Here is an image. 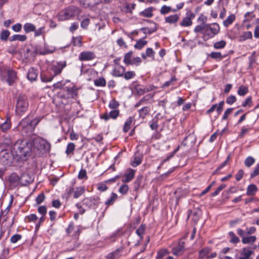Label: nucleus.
Segmentation results:
<instances>
[{"instance_id":"nucleus-1","label":"nucleus","mask_w":259,"mask_h":259,"mask_svg":"<svg viewBox=\"0 0 259 259\" xmlns=\"http://www.w3.org/2000/svg\"><path fill=\"white\" fill-rule=\"evenodd\" d=\"M13 152L18 159L26 160L33 156L32 143L27 140H18L13 147Z\"/></svg>"},{"instance_id":"nucleus-2","label":"nucleus","mask_w":259,"mask_h":259,"mask_svg":"<svg viewBox=\"0 0 259 259\" xmlns=\"http://www.w3.org/2000/svg\"><path fill=\"white\" fill-rule=\"evenodd\" d=\"M66 61H60L57 62L56 64L49 66L46 72L41 73V81L45 82L52 81L55 76L62 72V69L66 66Z\"/></svg>"},{"instance_id":"nucleus-3","label":"nucleus","mask_w":259,"mask_h":259,"mask_svg":"<svg viewBox=\"0 0 259 259\" xmlns=\"http://www.w3.org/2000/svg\"><path fill=\"white\" fill-rule=\"evenodd\" d=\"M33 157L42 156L44 154L49 152L51 145L43 139L35 138L32 142Z\"/></svg>"},{"instance_id":"nucleus-4","label":"nucleus","mask_w":259,"mask_h":259,"mask_svg":"<svg viewBox=\"0 0 259 259\" xmlns=\"http://www.w3.org/2000/svg\"><path fill=\"white\" fill-rule=\"evenodd\" d=\"M41 117L31 119L29 117L23 119L19 123L18 127L21 130H34L36 126L42 119Z\"/></svg>"},{"instance_id":"nucleus-5","label":"nucleus","mask_w":259,"mask_h":259,"mask_svg":"<svg viewBox=\"0 0 259 259\" xmlns=\"http://www.w3.org/2000/svg\"><path fill=\"white\" fill-rule=\"evenodd\" d=\"M29 106L27 97L24 95H20L18 98L16 106V111L19 115H21L28 109Z\"/></svg>"},{"instance_id":"nucleus-6","label":"nucleus","mask_w":259,"mask_h":259,"mask_svg":"<svg viewBox=\"0 0 259 259\" xmlns=\"http://www.w3.org/2000/svg\"><path fill=\"white\" fill-rule=\"evenodd\" d=\"M15 156V153L13 152V149L10 151L7 150L0 152V163L4 165H10Z\"/></svg>"},{"instance_id":"nucleus-7","label":"nucleus","mask_w":259,"mask_h":259,"mask_svg":"<svg viewBox=\"0 0 259 259\" xmlns=\"http://www.w3.org/2000/svg\"><path fill=\"white\" fill-rule=\"evenodd\" d=\"M76 10L79 12L80 10L79 9H76L74 7L69 8L60 12L58 14V19L60 21H64L69 20L72 18L74 15V10Z\"/></svg>"},{"instance_id":"nucleus-8","label":"nucleus","mask_w":259,"mask_h":259,"mask_svg":"<svg viewBox=\"0 0 259 259\" xmlns=\"http://www.w3.org/2000/svg\"><path fill=\"white\" fill-rule=\"evenodd\" d=\"M206 29L207 31L206 30L204 34V40L212 38L217 34L220 31V26L217 23L213 24L212 26L208 24V27L206 28Z\"/></svg>"},{"instance_id":"nucleus-9","label":"nucleus","mask_w":259,"mask_h":259,"mask_svg":"<svg viewBox=\"0 0 259 259\" xmlns=\"http://www.w3.org/2000/svg\"><path fill=\"white\" fill-rule=\"evenodd\" d=\"M195 17V15L191 11H189L186 13V16L184 17L182 21L180 23V25L182 27H189L192 24V20Z\"/></svg>"},{"instance_id":"nucleus-10","label":"nucleus","mask_w":259,"mask_h":259,"mask_svg":"<svg viewBox=\"0 0 259 259\" xmlns=\"http://www.w3.org/2000/svg\"><path fill=\"white\" fill-rule=\"evenodd\" d=\"M77 2L85 8L95 7L101 3V0H77Z\"/></svg>"},{"instance_id":"nucleus-11","label":"nucleus","mask_w":259,"mask_h":259,"mask_svg":"<svg viewBox=\"0 0 259 259\" xmlns=\"http://www.w3.org/2000/svg\"><path fill=\"white\" fill-rule=\"evenodd\" d=\"M96 57L94 52L91 51H84L80 53L78 59L81 61H90Z\"/></svg>"},{"instance_id":"nucleus-12","label":"nucleus","mask_w":259,"mask_h":259,"mask_svg":"<svg viewBox=\"0 0 259 259\" xmlns=\"http://www.w3.org/2000/svg\"><path fill=\"white\" fill-rule=\"evenodd\" d=\"M144 21L149 23H152L154 25L152 28L145 27L140 28V30L142 31L145 34H151L157 30V24L156 23L150 20H144Z\"/></svg>"},{"instance_id":"nucleus-13","label":"nucleus","mask_w":259,"mask_h":259,"mask_svg":"<svg viewBox=\"0 0 259 259\" xmlns=\"http://www.w3.org/2000/svg\"><path fill=\"white\" fill-rule=\"evenodd\" d=\"M17 77L16 72L13 70L9 69L7 71V78L6 82L9 85H12Z\"/></svg>"},{"instance_id":"nucleus-14","label":"nucleus","mask_w":259,"mask_h":259,"mask_svg":"<svg viewBox=\"0 0 259 259\" xmlns=\"http://www.w3.org/2000/svg\"><path fill=\"white\" fill-rule=\"evenodd\" d=\"M51 53H53V51H46L45 52H41L39 51L37 49H36L34 51H31V49L29 48H27L26 50V53L27 57H34L37 54L40 55H45Z\"/></svg>"},{"instance_id":"nucleus-15","label":"nucleus","mask_w":259,"mask_h":259,"mask_svg":"<svg viewBox=\"0 0 259 259\" xmlns=\"http://www.w3.org/2000/svg\"><path fill=\"white\" fill-rule=\"evenodd\" d=\"M38 72L36 69L31 67L29 69L27 73V78L31 82L36 80Z\"/></svg>"},{"instance_id":"nucleus-16","label":"nucleus","mask_w":259,"mask_h":259,"mask_svg":"<svg viewBox=\"0 0 259 259\" xmlns=\"http://www.w3.org/2000/svg\"><path fill=\"white\" fill-rule=\"evenodd\" d=\"M33 181V179L28 174H23L19 179V182L24 186H26Z\"/></svg>"},{"instance_id":"nucleus-17","label":"nucleus","mask_w":259,"mask_h":259,"mask_svg":"<svg viewBox=\"0 0 259 259\" xmlns=\"http://www.w3.org/2000/svg\"><path fill=\"white\" fill-rule=\"evenodd\" d=\"M184 242H180L179 244L173 248L172 253L177 256L181 255L184 251Z\"/></svg>"},{"instance_id":"nucleus-18","label":"nucleus","mask_w":259,"mask_h":259,"mask_svg":"<svg viewBox=\"0 0 259 259\" xmlns=\"http://www.w3.org/2000/svg\"><path fill=\"white\" fill-rule=\"evenodd\" d=\"M208 27V24L202 23L201 25H197L194 28V31L195 33L200 32L203 34V38L204 39V34H205L206 28Z\"/></svg>"},{"instance_id":"nucleus-19","label":"nucleus","mask_w":259,"mask_h":259,"mask_svg":"<svg viewBox=\"0 0 259 259\" xmlns=\"http://www.w3.org/2000/svg\"><path fill=\"white\" fill-rule=\"evenodd\" d=\"M153 10L154 8L153 7H149L144 11L140 12L139 15L146 18H151L153 16Z\"/></svg>"},{"instance_id":"nucleus-20","label":"nucleus","mask_w":259,"mask_h":259,"mask_svg":"<svg viewBox=\"0 0 259 259\" xmlns=\"http://www.w3.org/2000/svg\"><path fill=\"white\" fill-rule=\"evenodd\" d=\"M208 56L211 59L215 60L221 61L223 58L226 57L227 55H222L221 52H212L208 55Z\"/></svg>"},{"instance_id":"nucleus-21","label":"nucleus","mask_w":259,"mask_h":259,"mask_svg":"<svg viewBox=\"0 0 259 259\" xmlns=\"http://www.w3.org/2000/svg\"><path fill=\"white\" fill-rule=\"evenodd\" d=\"M96 200L93 198H86L82 201L83 205L88 207V208H92L96 205Z\"/></svg>"},{"instance_id":"nucleus-22","label":"nucleus","mask_w":259,"mask_h":259,"mask_svg":"<svg viewBox=\"0 0 259 259\" xmlns=\"http://www.w3.org/2000/svg\"><path fill=\"white\" fill-rule=\"evenodd\" d=\"M180 17L178 15L174 14L170 15L165 18V22L169 24L176 23L179 20Z\"/></svg>"},{"instance_id":"nucleus-23","label":"nucleus","mask_w":259,"mask_h":259,"mask_svg":"<svg viewBox=\"0 0 259 259\" xmlns=\"http://www.w3.org/2000/svg\"><path fill=\"white\" fill-rule=\"evenodd\" d=\"M122 248H118L114 251L109 253L107 256V259H118L120 256V252Z\"/></svg>"},{"instance_id":"nucleus-24","label":"nucleus","mask_w":259,"mask_h":259,"mask_svg":"<svg viewBox=\"0 0 259 259\" xmlns=\"http://www.w3.org/2000/svg\"><path fill=\"white\" fill-rule=\"evenodd\" d=\"M125 72V68L122 66H119V68H115L112 73V75L116 77H121L123 75Z\"/></svg>"},{"instance_id":"nucleus-25","label":"nucleus","mask_w":259,"mask_h":259,"mask_svg":"<svg viewBox=\"0 0 259 259\" xmlns=\"http://www.w3.org/2000/svg\"><path fill=\"white\" fill-rule=\"evenodd\" d=\"M150 112V108L148 106H146L142 108L139 110V117L144 119Z\"/></svg>"},{"instance_id":"nucleus-26","label":"nucleus","mask_w":259,"mask_h":259,"mask_svg":"<svg viewBox=\"0 0 259 259\" xmlns=\"http://www.w3.org/2000/svg\"><path fill=\"white\" fill-rule=\"evenodd\" d=\"M257 188L254 184L249 185L247 188L246 195L248 196H253L257 192Z\"/></svg>"},{"instance_id":"nucleus-27","label":"nucleus","mask_w":259,"mask_h":259,"mask_svg":"<svg viewBox=\"0 0 259 259\" xmlns=\"http://www.w3.org/2000/svg\"><path fill=\"white\" fill-rule=\"evenodd\" d=\"M27 36L25 35L15 34L9 38L10 41L19 40L20 41H24L26 40Z\"/></svg>"},{"instance_id":"nucleus-28","label":"nucleus","mask_w":259,"mask_h":259,"mask_svg":"<svg viewBox=\"0 0 259 259\" xmlns=\"http://www.w3.org/2000/svg\"><path fill=\"white\" fill-rule=\"evenodd\" d=\"M256 238L255 236H245L242 239L243 244L253 243L256 241Z\"/></svg>"},{"instance_id":"nucleus-29","label":"nucleus","mask_w":259,"mask_h":259,"mask_svg":"<svg viewBox=\"0 0 259 259\" xmlns=\"http://www.w3.org/2000/svg\"><path fill=\"white\" fill-rule=\"evenodd\" d=\"M135 120L134 117H129L124 123L123 130H129L131 125L135 123Z\"/></svg>"},{"instance_id":"nucleus-30","label":"nucleus","mask_w":259,"mask_h":259,"mask_svg":"<svg viewBox=\"0 0 259 259\" xmlns=\"http://www.w3.org/2000/svg\"><path fill=\"white\" fill-rule=\"evenodd\" d=\"M253 253V251L248 249V248H244L242 249V254L243 255V257H241L238 259H249L250 256Z\"/></svg>"},{"instance_id":"nucleus-31","label":"nucleus","mask_w":259,"mask_h":259,"mask_svg":"<svg viewBox=\"0 0 259 259\" xmlns=\"http://www.w3.org/2000/svg\"><path fill=\"white\" fill-rule=\"evenodd\" d=\"M235 15L234 14H231L229 15L227 18L224 21L223 24L224 25L227 27L229 25H231L235 20Z\"/></svg>"},{"instance_id":"nucleus-32","label":"nucleus","mask_w":259,"mask_h":259,"mask_svg":"<svg viewBox=\"0 0 259 259\" xmlns=\"http://www.w3.org/2000/svg\"><path fill=\"white\" fill-rule=\"evenodd\" d=\"M94 84L97 87H105L106 84V81L105 79L101 77L98 79L94 80Z\"/></svg>"},{"instance_id":"nucleus-33","label":"nucleus","mask_w":259,"mask_h":259,"mask_svg":"<svg viewBox=\"0 0 259 259\" xmlns=\"http://www.w3.org/2000/svg\"><path fill=\"white\" fill-rule=\"evenodd\" d=\"M143 176L139 175L134 183V188L135 191H138L142 184Z\"/></svg>"},{"instance_id":"nucleus-34","label":"nucleus","mask_w":259,"mask_h":259,"mask_svg":"<svg viewBox=\"0 0 259 259\" xmlns=\"http://www.w3.org/2000/svg\"><path fill=\"white\" fill-rule=\"evenodd\" d=\"M24 30L26 33L34 31L35 30V26L31 23H27L24 24Z\"/></svg>"},{"instance_id":"nucleus-35","label":"nucleus","mask_w":259,"mask_h":259,"mask_svg":"<svg viewBox=\"0 0 259 259\" xmlns=\"http://www.w3.org/2000/svg\"><path fill=\"white\" fill-rule=\"evenodd\" d=\"M160 115V114L159 113L157 114V115L153 118V119L150 122V126L152 130L156 129L158 127V116Z\"/></svg>"},{"instance_id":"nucleus-36","label":"nucleus","mask_w":259,"mask_h":259,"mask_svg":"<svg viewBox=\"0 0 259 259\" xmlns=\"http://www.w3.org/2000/svg\"><path fill=\"white\" fill-rule=\"evenodd\" d=\"M210 251V248L209 247H206L204 249H201L199 252V256L201 258L206 257L208 256V254Z\"/></svg>"},{"instance_id":"nucleus-37","label":"nucleus","mask_w":259,"mask_h":259,"mask_svg":"<svg viewBox=\"0 0 259 259\" xmlns=\"http://www.w3.org/2000/svg\"><path fill=\"white\" fill-rule=\"evenodd\" d=\"M135 170L128 168L125 172L124 175V177H126L128 180L132 181L133 179L134 178L135 174Z\"/></svg>"},{"instance_id":"nucleus-38","label":"nucleus","mask_w":259,"mask_h":259,"mask_svg":"<svg viewBox=\"0 0 259 259\" xmlns=\"http://www.w3.org/2000/svg\"><path fill=\"white\" fill-rule=\"evenodd\" d=\"M248 92V89L244 85H240L237 91V94L240 96H245Z\"/></svg>"},{"instance_id":"nucleus-39","label":"nucleus","mask_w":259,"mask_h":259,"mask_svg":"<svg viewBox=\"0 0 259 259\" xmlns=\"http://www.w3.org/2000/svg\"><path fill=\"white\" fill-rule=\"evenodd\" d=\"M10 34V32L8 30H3L0 34V39L2 41H7Z\"/></svg>"},{"instance_id":"nucleus-40","label":"nucleus","mask_w":259,"mask_h":259,"mask_svg":"<svg viewBox=\"0 0 259 259\" xmlns=\"http://www.w3.org/2000/svg\"><path fill=\"white\" fill-rule=\"evenodd\" d=\"M72 42L74 46H82V37L81 36L73 37Z\"/></svg>"},{"instance_id":"nucleus-41","label":"nucleus","mask_w":259,"mask_h":259,"mask_svg":"<svg viewBox=\"0 0 259 259\" xmlns=\"http://www.w3.org/2000/svg\"><path fill=\"white\" fill-rule=\"evenodd\" d=\"M226 41L223 40L215 42L213 44V48L215 49H222L226 46Z\"/></svg>"},{"instance_id":"nucleus-42","label":"nucleus","mask_w":259,"mask_h":259,"mask_svg":"<svg viewBox=\"0 0 259 259\" xmlns=\"http://www.w3.org/2000/svg\"><path fill=\"white\" fill-rule=\"evenodd\" d=\"M147 41L146 40H143L142 39H140L138 40L136 44L135 45L134 47L135 48L141 50L142 49L145 45L147 44Z\"/></svg>"},{"instance_id":"nucleus-43","label":"nucleus","mask_w":259,"mask_h":259,"mask_svg":"<svg viewBox=\"0 0 259 259\" xmlns=\"http://www.w3.org/2000/svg\"><path fill=\"white\" fill-rule=\"evenodd\" d=\"M117 197H118L116 194L112 193L111 197L105 202V204L108 206L112 205Z\"/></svg>"},{"instance_id":"nucleus-44","label":"nucleus","mask_w":259,"mask_h":259,"mask_svg":"<svg viewBox=\"0 0 259 259\" xmlns=\"http://www.w3.org/2000/svg\"><path fill=\"white\" fill-rule=\"evenodd\" d=\"M132 52H129L125 54L123 59L124 63L127 65H131L132 60H131Z\"/></svg>"},{"instance_id":"nucleus-45","label":"nucleus","mask_w":259,"mask_h":259,"mask_svg":"<svg viewBox=\"0 0 259 259\" xmlns=\"http://www.w3.org/2000/svg\"><path fill=\"white\" fill-rule=\"evenodd\" d=\"M255 162V159L251 156L247 157L244 160V164L247 167H250Z\"/></svg>"},{"instance_id":"nucleus-46","label":"nucleus","mask_w":259,"mask_h":259,"mask_svg":"<svg viewBox=\"0 0 259 259\" xmlns=\"http://www.w3.org/2000/svg\"><path fill=\"white\" fill-rule=\"evenodd\" d=\"M230 158V155H228L226 159V160L221 163L218 168L213 172V175H215L218 174V171L221 170L222 168H223L225 165H226L228 162Z\"/></svg>"},{"instance_id":"nucleus-47","label":"nucleus","mask_w":259,"mask_h":259,"mask_svg":"<svg viewBox=\"0 0 259 259\" xmlns=\"http://www.w3.org/2000/svg\"><path fill=\"white\" fill-rule=\"evenodd\" d=\"M229 235L231 237L230 242L231 243H237L240 241L239 238L236 236V235L233 232H230Z\"/></svg>"},{"instance_id":"nucleus-48","label":"nucleus","mask_w":259,"mask_h":259,"mask_svg":"<svg viewBox=\"0 0 259 259\" xmlns=\"http://www.w3.org/2000/svg\"><path fill=\"white\" fill-rule=\"evenodd\" d=\"M135 90L137 93V94L139 96H141L144 95L146 91V88L145 87H143L140 85H137L135 87Z\"/></svg>"},{"instance_id":"nucleus-49","label":"nucleus","mask_w":259,"mask_h":259,"mask_svg":"<svg viewBox=\"0 0 259 259\" xmlns=\"http://www.w3.org/2000/svg\"><path fill=\"white\" fill-rule=\"evenodd\" d=\"M252 37V33L250 31L244 32L240 37V41H244L247 39H250Z\"/></svg>"},{"instance_id":"nucleus-50","label":"nucleus","mask_w":259,"mask_h":259,"mask_svg":"<svg viewBox=\"0 0 259 259\" xmlns=\"http://www.w3.org/2000/svg\"><path fill=\"white\" fill-rule=\"evenodd\" d=\"M84 191V189L83 188L81 187L77 188L75 191H74L73 197L75 198L79 197L83 194Z\"/></svg>"},{"instance_id":"nucleus-51","label":"nucleus","mask_w":259,"mask_h":259,"mask_svg":"<svg viewBox=\"0 0 259 259\" xmlns=\"http://www.w3.org/2000/svg\"><path fill=\"white\" fill-rule=\"evenodd\" d=\"M123 77L125 79L129 80L136 76V73L133 71H128L126 72H124Z\"/></svg>"},{"instance_id":"nucleus-52","label":"nucleus","mask_w":259,"mask_h":259,"mask_svg":"<svg viewBox=\"0 0 259 259\" xmlns=\"http://www.w3.org/2000/svg\"><path fill=\"white\" fill-rule=\"evenodd\" d=\"M168 253V251L166 249H162L158 252L156 256L157 259H161L163 256H165Z\"/></svg>"},{"instance_id":"nucleus-53","label":"nucleus","mask_w":259,"mask_h":259,"mask_svg":"<svg viewBox=\"0 0 259 259\" xmlns=\"http://www.w3.org/2000/svg\"><path fill=\"white\" fill-rule=\"evenodd\" d=\"M142 162V159L140 157L135 156L134 160L131 162V164L133 167H136Z\"/></svg>"},{"instance_id":"nucleus-54","label":"nucleus","mask_w":259,"mask_h":259,"mask_svg":"<svg viewBox=\"0 0 259 259\" xmlns=\"http://www.w3.org/2000/svg\"><path fill=\"white\" fill-rule=\"evenodd\" d=\"M145 230V226L144 225H141L137 229L136 233L142 238V235L144 234Z\"/></svg>"},{"instance_id":"nucleus-55","label":"nucleus","mask_w":259,"mask_h":259,"mask_svg":"<svg viewBox=\"0 0 259 259\" xmlns=\"http://www.w3.org/2000/svg\"><path fill=\"white\" fill-rule=\"evenodd\" d=\"M11 127L10 120L7 119L5 122L0 125V130H9Z\"/></svg>"},{"instance_id":"nucleus-56","label":"nucleus","mask_w":259,"mask_h":259,"mask_svg":"<svg viewBox=\"0 0 259 259\" xmlns=\"http://www.w3.org/2000/svg\"><path fill=\"white\" fill-rule=\"evenodd\" d=\"M171 10V8L170 7L166 6L165 5L163 6L160 11L161 14L165 15L166 14L168 13Z\"/></svg>"},{"instance_id":"nucleus-57","label":"nucleus","mask_w":259,"mask_h":259,"mask_svg":"<svg viewBox=\"0 0 259 259\" xmlns=\"http://www.w3.org/2000/svg\"><path fill=\"white\" fill-rule=\"evenodd\" d=\"M226 187L225 184L221 185L217 190L211 194V197H214L219 194V193L225 187Z\"/></svg>"},{"instance_id":"nucleus-58","label":"nucleus","mask_w":259,"mask_h":259,"mask_svg":"<svg viewBox=\"0 0 259 259\" xmlns=\"http://www.w3.org/2000/svg\"><path fill=\"white\" fill-rule=\"evenodd\" d=\"M68 92L71 93V97L73 99L77 98L78 96L77 89L75 88H71L68 89Z\"/></svg>"},{"instance_id":"nucleus-59","label":"nucleus","mask_w":259,"mask_h":259,"mask_svg":"<svg viewBox=\"0 0 259 259\" xmlns=\"http://www.w3.org/2000/svg\"><path fill=\"white\" fill-rule=\"evenodd\" d=\"M75 149V145L73 143H70L68 144L67 149L66 150V153L67 154H69L71 152H72Z\"/></svg>"},{"instance_id":"nucleus-60","label":"nucleus","mask_w":259,"mask_h":259,"mask_svg":"<svg viewBox=\"0 0 259 259\" xmlns=\"http://www.w3.org/2000/svg\"><path fill=\"white\" fill-rule=\"evenodd\" d=\"M128 190V185H127L126 184L122 185L119 189V192L123 195L126 194Z\"/></svg>"},{"instance_id":"nucleus-61","label":"nucleus","mask_w":259,"mask_h":259,"mask_svg":"<svg viewBox=\"0 0 259 259\" xmlns=\"http://www.w3.org/2000/svg\"><path fill=\"white\" fill-rule=\"evenodd\" d=\"M237 99L235 96L230 95L226 99V103L229 105H232L236 101Z\"/></svg>"},{"instance_id":"nucleus-62","label":"nucleus","mask_w":259,"mask_h":259,"mask_svg":"<svg viewBox=\"0 0 259 259\" xmlns=\"http://www.w3.org/2000/svg\"><path fill=\"white\" fill-rule=\"evenodd\" d=\"M78 178L80 180L85 179H87L88 178L87 176V171L84 169H81L79 172L78 175Z\"/></svg>"},{"instance_id":"nucleus-63","label":"nucleus","mask_w":259,"mask_h":259,"mask_svg":"<svg viewBox=\"0 0 259 259\" xmlns=\"http://www.w3.org/2000/svg\"><path fill=\"white\" fill-rule=\"evenodd\" d=\"M119 105V103L115 99L112 100L109 104V108L114 109H115L116 108H117Z\"/></svg>"},{"instance_id":"nucleus-64","label":"nucleus","mask_w":259,"mask_h":259,"mask_svg":"<svg viewBox=\"0 0 259 259\" xmlns=\"http://www.w3.org/2000/svg\"><path fill=\"white\" fill-rule=\"evenodd\" d=\"M45 199V195L44 193H40L38 196L36 198V203L37 205L42 203Z\"/></svg>"}]
</instances>
